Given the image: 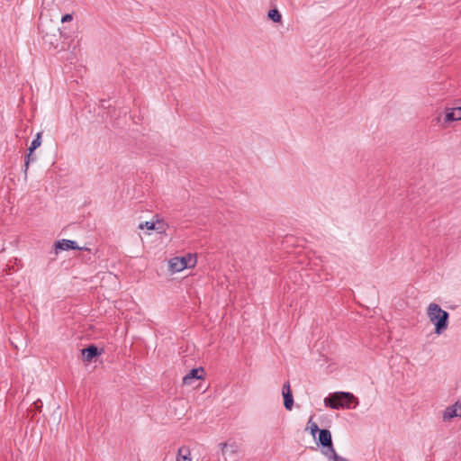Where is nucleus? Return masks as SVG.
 <instances>
[{
	"mask_svg": "<svg viewBox=\"0 0 461 461\" xmlns=\"http://www.w3.org/2000/svg\"><path fill=\"white\" fill-rule=\"evenodd\" d=\"M427 315L430 322L435 325L436 334L440 335L447 329L449 314L447 311L441 309L438 304L435 303H429L427 309Z\"/></svg>",
	"mask_w": 461,
	"mask_h": 461,
	"instance_id": "1",
	"label": "nucleus"
},
{
	"mask_svg": "<svg viewBox=\"0 0 461 461\" xmlns=\"http://www.w3.org/2000/svg\"><path fill=\"white\" fill-rule=\"evenodd\" d=\"M324 403L334 410L354 409L358 405V399L351 393L339 392L326 397Z\"/></svg>",
	"mask_w": 461,
	"mask_h": 461,
	"instance_id": "2",
	"label": "nucleus"
},
{
	"mask_svg": "<svg viewBox=\"0 0 461 461\" xmlns=\"http://www.w3.org/2000/svg\"><path fill=\"white\" fill-rule=\"evenodd\" d=\"M196 264V258L192 254H187L184 257L173 258L169 261V267L173 272H180L185 268L193 267Z\"/></svg>",
	"mask_w": 461,
	"mask_h": 461,
	"instance_id": "3",
	"label": "nucleus"
},
{
	"mask_svg": "<svg viewBox=\"0 0 461 461\" xmlns=\"http://www.w3.org/2000/svg\"><path fill=\"white\" fill-rule=\"evenodd\" d=\"M318 445L321 447V453L328 455V453L333 452L334 447L332 443L331 433L327 429H322L319 432Z\"/></svg>",
	"mask_w": 461,
	"mask_h": 461,
	"instance_id": "4",
	"label": "nucleus"
},
{
	"mask_svg": "<svg viewBox=\"0 0 461 461\" xmlns=\"http://www.w3.org/2000/svg\"><path fill=\"white\" fill-rule=\"evenodd\" d=\"M220 447L225 461H238L240 447L236 443H220Z\"/></svg>",
	"mask_w": 461,
	"mask_h": 461,
	"instance_id": "5",
	"label": "nucleus"
},
{
	"mask_svg": "<svg viewBox=\"0 0 461 461\" xmlns=\"http://www.w3.org/2000/svg\"><path fill=\"white\" fill-rule=\"evenodd\" d=\"M282 394L284 397V406L286 410L291 411L294 405V398L289 382H285L282 387Z\"/></svg>",
	"mask_w": 461,
	"mask_h": 461,
	"instance_id": "6",
	"label": "nucleus"
},
{
	"mask_svg": "<svg viewBox=\"0 0 461 461\" xmlns=\"http://www.w3.org/2000/svg\"><path fill=\"white\" fill-rule=\"evenodd\" d=\"M456 417H461V402H459L447 407L443 412L444 420H449Z\"/></svg>",
	"mask_w": 461,
	"mask_h": 461,
	"instance_id": "7",
	"label": "nucleus"
},
{
	"mask_svg": "<svg viewBox=\"0 0 461 461\" xmlns=\"http://www.w3.org/2000/svg\"><path fill=\"white\" fill-rule=\"evenodd\" d=\"M203 368H193L184 377L183 384L185 385H191L194 380L203 379Z\"/></svg>",
	"mask_w": 461,
	"mask_h": 461,
	"instance_id": "8",
	"label": "nucleus"
},
{
	"mask_svg": "<svg viewBox=\"0 0 461 461\" xmlns=\"http://www.w3.org/2000/svg\"><path fill=\"white\" fill-rule=\"evenodd\" d=\"M101 354L102 350H100L95 345H90L82 349L83 359L86 362H91L93 358L100 356Z\"/></svg>",
	"mask_w": 461,
	"mask_h": 461,
	"instance_id": "9",
	"label": "nucleus"
},
{
	"mask_svg": "<svg viewBox=\"0 0 461 461\" xmlns=\"http://www.w3.org/2000/svg\"><path fill=\"white\" fill-rule=\"evenodd\" d=\"M55 248L59 250H68V249H81L77 245V242L70 240H61L55 243Z\"/></svg>",
	"mask_w": 461,
	"mask_h": 461,
	"instance_id": "10",
	"label": "nucleus"
},
{
	"mask_svg": "<svg viewBox=\"0 0 461 461\" xmlns=\"http://www.w3.org/2000/svg\"><path fill=\"white\" fill-rule=\"evenodd\" d=\"M176 461H192L190 449L187 447H179Z\"/></svg>",
	"mask_w": 461,
	"mask_h": 461,
	"instance_id": "11",
	"label": "nucleus"
},
{
	"mask_svg": "<svg viewBox=\"0 0 461 461\" xmlns=\"http://www.w3.org/2000/svg\"><path fill=\"white\" fill-rule=\"evenodd\" d=\"M461 119L457 115L456 109L455 108H447L445 114V122H451L454 121H460Z\"/></svg>",
	"mask_w": 461,
	"mask_h": 461,
	"instance_id": "12",
	"label": "nucleus"
},
{
	"mask_svg": "<svg viewBox=\"0 0 461 461\" xmlns=\"http://www.w3.org/2000/svg\"><path fill=\"white\" fill-rule=\"evenodd\" d=\"M267 16L275 23H279L282 20V15L277 9H272L268 12Z\"/></svg>",
	"mask_w": 461,
	"mask_h": 461,
	"instance_id": "13",
	"label": "nucleus"
},
{
	"mask_svg": "<svg viewBox=\"0 0 461 461\" xmlns=\"http://www.w3.org/2000/svg\"><path fill=\"white\" fill-rule=\"evenodd\" d=\"M41 133L39 132V133H37L36 137L32 141L31 146L29 148V151L31 153H32L38 147L41 146Z\"/></svg>",
	"mask_w": 461,
	"mask_h": 461,
	"instance_id": "14",
	"label": "nucleus"
},
{
	"mask_svg": "<svg viewBox=\"0 0 461 461\" xmlns=\"http://www.w3.org/2000/svg\"><path fill=\"white\" fill-rule=\"evenodd\" d=\"M329 461H348L347 458L339 456L335 450L333 449V452L328 453V455H324Z\"/></svg>",
	"mask_w": 461,
	"mask_h": 461,
	"instance_id": "15",
	"label": "nucleus"
},
{
	"mask_svg": "<svg viewBox=\"0 0 461 461\" xmlns=\"http://www.w3.org/2000/svg\"><path fill=\"white\" fill-rule=\"evenodd\" d=\"M308 424H309V428H310L312 435L313 437H315V434L317 432H320L321 429H319L317 423L312 421V419H310Z\"/></svg>",
	"mask_w": 461,
	"mask_h": 461,
	"instance_id": "16",
	"label": "nucleus"
},
{
	"mask_svg": "<svg viewBox=\"0 0 461 461\" xmlns=\"http://www.w3.org/2000/svg\"><path fill=\"white\" fill-rule=\"evenodd\" d=\"M35 156L32 155V153H31L29 151V154L27 155L26 157V159H25V163H24V173L26 174L27 173V170H28V167H29V164L31 161H34L35 160Z\"/></svg>",
	"mask_w": 461,
	"mask_h": 461,
	"instance_id": "17",
	"label": "nucleus"
},
{
	"mask_svg": "<svg viewBox=\"0 0 461 461\" xmlns=\"http://www.w3.org/2000/svg\"><path fill=\"white\" fill-rule=\"evenodd\" d=\"M148 229V230H155V223L152 222V221H145V222H141L140 225H139V229Z\"/></svg>",
	"mask_w": 461,
	"mask_h": 461,
	"instance_id": "18",
	"label": "nucleus"
},
{
	"mask_svg": "<svg viewBox=\"0 0 461 461\" xmlns=\"http://www.w3.org/2000/svg\"><path fill=\"white\" fill-rule=\"evenodd\" d=\"M72 19H73L72 14H65V15H63V16H62V18H61V22H62V23H68V22L72 21Z\"/></svg>",
	"mask_w": 461,
	"mask_h": 461,
	"instance_id": "19",
	"label": "nucleus"
},
{
	"mask_svg": "<svg viewBox=\"0 0 461 461\" xmlns=\"http://www.w3.org/2000/svg\"><path fill=\"white\" fill-rule=\"evenodd\" d=\"M456 113H457V115L459 116V118L461 119V106L459 107H456Z\"/></svg>",
	"mask_w": 461,
	"mask_h": 461,
	"instance_id": "20",
	"label": "nucleus"
},
{
	"mask_svg": "<svg viewBox=\"0 0 461 461\" xmlns=\"http://www.w3.org/2000/svg\"><path fill=\"white\" fill-rule=\"evenodd\" d=\"M46 3H47V0H43V5H46Z\"/></svg>",
	"mask_w": 461,
	"mask_h": 461,
	"instance_id": "21",
	"label": "nucleus"
}]
</instances>
